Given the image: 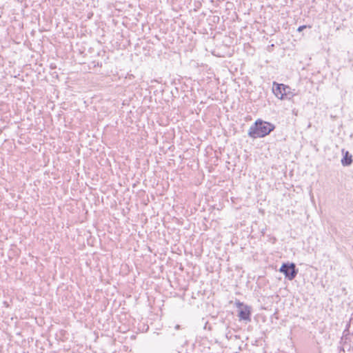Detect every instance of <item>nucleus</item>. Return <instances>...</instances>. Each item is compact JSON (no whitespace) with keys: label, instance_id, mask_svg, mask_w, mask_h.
I'll return each instance as SVG.
<instances>
[{"label":"nucleus","instance_id":"nucleus-2","mask_svg":"<svg viewBox=\"0 0 353 353\" xmlns=\"http://www.w3.org/2000/svg\"><path fill=\"white\" fill-rule=\"evenodd\" d=\"M279 272L283 273L287 279L292 281L296 276L299 270L294 263H284L280 268Z\"/></svg>","mask_w":353,"mask_h":353},{"label":"nucleus","instance_id":"nucleus-5","mask_svg":"<svg viewBox=\"0 0 353 353\" xmlns=\"http://www.w3.org/2000/svg\"><path fill=\"white\" fill-rule=\"evenodd\" d=\"M352 163V157L349 153V152H346L341 159V163L343 166H349Z\"/></svg>","mask_w":353,"mask_h":353},{"label":"nucleus","instance_id":"nucleus-3","mask_svg":"<svg viewBox=\"0 0 353 353\" xmlns=\"http://www.w3.org/2000/svg\"><path fill=\"white\" fill-rule=\"evenodd\" d=\"M272 92L278 99H284L285 97L288 98V95L290 94V88L288 85L274 81Z\"/></svg>","mask_w":353,"mask_h":353},{"label":"nucleus","instance_id":"nucleus-8","mask_svg":"<svg viewBox=\"0 0 353 353\" xmlns=\"http://www.w3.org/2000/svg\"><path fill=\"white\" fill-rule=\"evenodd\" d=\"M179 328H180V325H176L175 326V329H176V330H178V329H179Z\"/></svg>","mask_w":353,"mask_h":353},{"label":"nucleus","instance_id":"nucleus-6","mask_svg":"<svg viewBox=\"0 0 353 353\" xmlns=\"http://www.w3.org/2000/svg\"><path fill=\"white\" fill-rule=\"evenodd\" d=\"M237 307L239 308V310H241V308H243V306H245V305H244L243 303L240 302V301H238L236 303Z\"/></svg>","mask_w":353,"mask_h":353},{"label":"nucleus","instance_id":"nucleus-1","mask_svg":"<svg viewBox=\"0 0 353 353\" xmlns=\"http://www.w3.org/2000/svg\"><path fill=\"white\" fill-rule=\"evenodd\" d=\"M275 128V126L269 122L261 119L256 120L248 130V136L251 138H262L268 135Z\"/></svg>","mask_w":353,"mask_h":353},{"label":"nucleus","instance_id":"nucleus-4","mask_svg":"<svg viewBox=\"0 0 353 353\" xmlns=\"http://www.w3.org/2000/svg\"><path fill=\"white\" fill-rule=\"evenodd\" d=\"M251 307L248 305L243 306V308L239 310V315L240 320H244L246 321H250L251 318Z\"/></svg>","mask_w":353,"mask_h":353},{"label":"nucleus","instance_id":"nucleus-7","mask_svg":"<svg viewBox=\"0 0 353 353\" xmlns=\"http://www.w3.org/2000/svg\"><path fill=\"white\" fill-rule=\"evenodd\" d=\"M307 28V26H305V25H303V26H299V27L298 28L297 31H298V32H301V31H303V30L305 28Z\"/></svg>","mask_w":353,"mask_h":353}]
</instances>
